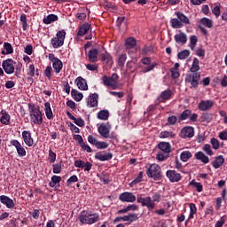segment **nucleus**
Returning <instances> with one entry per match:
<instances>
[{
    "label": "nucleus",
    "instance_id": "nucleus-4",
    "mask_svg": "<svg viewBox=\"0 0 227 227\" xmlns=\"http://www.w3.org/2000/svg\"><path fill=\"white\" fill-rule=\"evenodd\" d=\"M67 36V32L65 30H59L57 32L56 36L51 38V43L53 49H59L65 45V38Z\"/></svg>",
    "mask_w": 227,
    "mask_h": 227
},
{
    "label": "nucleus",
    "instance_id": "nucleus-46",
    "mask_svg": "<svg viewBox=\"0 0 227 227\" xmlns=\"http://www.w3.org/2000/svg\"><path fill=\"white\" fill-rule=\"evenodd\" d=\"M212 13H214V15H215V17H216V19L221 15V4L220 3L215 4V7L212 10Z\"/></svg>",
    "mask_w": 227,
    "mask_h": 227
},
{
    "label": "nucleus",
    "instance_id": "nucleus-11",
    "mask_svg": "<svg viewBox=\"0 0 227 227\" xmlns=\"http://www.w3.org/2000/svg\"><path fill=\"white\" fill-rule=\"evenodd\" d=\"M182 139H187L191 137H194V128L192 126H185L181 129L180 134Z\"/></svg>",
    "mask_w": 227,
    "mask_h": 227
},
{
    "label": "nucleus",
    "instance_id": "nucleus-5",
    "mask_svg": "<svg viewBox=\"0 0 227 227\" xmlns=\"http://www.w3.org/2000/svg\"><path fill=\"white\" fill-rule=\"evenodd\" d=\"M146 175L149 178H153V180H161L162 179V171H160V166L158 164H152L147 171Z\"/></svg>",
    "mask_w": 227,
    "mask_h": 227
},
{
    "label": "nucleus",
    "instance_id": "nucleus-47",
    "mask_svg": "<svg viewBox=\"0 0 227 227\" xmlns=\"http://www.w3.org/2000/svg\"><path fill=\"white\" fill-rule=\"evenodd\" d=\"M20 22H22V29L23 31L27 30V18L25 13H22L20 18Z\"/></svg>",
    "mask_w": 227,
    "mask_h": 227
},
{
    "label": "nucleus",
    "instance_id": "nucleus-44",
    "mask_svg": "<svg viewBox=\"0 0 227 227\" xmlns=\"http://www.w3.org/2000/svg\"><path fill=\"white\" fill-rule=\"evenodd\" d=\"M191 110L186 109L184 110L179 116V121L178 122L180 123V121H184V120H187V118H189V116H191Z\"/></svg>",
    "mask_w": 227,
    "mask_h": 227
},
{
    "label": "nucleus",
    "instance_id": "nucleus-61",
    "mask_svg": "<svg viewBox=\"0 0 227 227\" xmlns=\"http://www.w3.org/2000/svg\"><path fill=\"white\" fill-rule=\"evenodd\" d=\"M75 182H79V177H77V176L74 175L67 180V184L72 185V184H75Z\"/></svg>",
    "mask_w": 227,
    "mask_h": 227
},
{
    "label": "nucleus",
    "instance_id": "nucleus-33",
    "mask_svg": "<svg viewBox=\"0 0 227 227\" xmlns=\"http://www.w3.org/2000/svg\"><path fill=\"white\" fill-rule=\"evenodd\" d=\"M179 22H181V24H191V20H189V18L187 16H185V14L180 12H175Z\"/></svg>",
    "mask_w": 227,
    "mask_h": 227
},
{
    "label": "nucleus",
    "instance_id": "nucleus-22",
    "mask_svg": "<svg viewBox=\"0 0 227 227\" xmlns=\"http://www.w3.org/2000/svg\"><path fill=\"white\" fill-rule=\"evenodd\" d=\"M90 29H91V24L84 23L79 27L78 36H84V35H88Z\"/></svg>",
    "mask_w": 227,
    "mask_h": 227
},
{
    "label": "nucleus",
    "instance_id": "nucleus-38",
    "mask_svg": "<svg viewBox=\"0 0 227 227\" xmlns=\"http://www.w3.org/2000/svg\"><path fill=\"white\" fill-rule=\"evenodd\" d=\"M98 119L103 120L106 121V120H109V111L108 110H101L98 113Z\"/></svg>",
    "mask_w": 227,
    "mask_h": 227
},
{
    "label": "nucleus",
    "instance_id": "nucleus-53",
    "mask_svg": "<svg viewBox=\"0 0 227 227\" xmlns=\"http://www.w3.org/2000/svg\"><path fill=\"white\" fill-rule=\"evenodd\" d=\"M157 67V63H152L147 65V67H143V74H147V72H152V70H153V68H155Z\"/></svg>",
    "mask_w": 227,
    "mask_h": 227
},
{
    "label": "nucleus",
    "instance_id": "nucleus-15",
    "mask_svg": "<svg viewBox=\"0 0 227 227\" xmlns=\"http://www.w3.org/2000/svg\"><path fill=\"white\" fill-rule=\"evenodd\" d=\"M73 138L74 141L78 142V145H80L81 148L84 150V152H87V153H91V147L90 145H86L84 143V139H82V136L81 135H74Z\"/></svg>",
    "mask_w": 227,
    "mask_h": 227
},
{
    "label": "nucleus",
    "instance_id": "nucleus-50",
    "mask_svg": "<svg viewBox=\"0 0 227 227\" xmlns=\"http://www.w3.org/2000/svg\"><path fill=\"white\" fill-rule=\"evenodd\" d=\"M143 180V171L138 173V176L130 183L131 186L137 185Z\"/></svg>",
    "mask_w": 227,
    "mask_h": 227
},
{
    "label": "nucleus",
    "instance_id": "nucleus-12",
    "mask_svg": "<svg viewBox=\"0 0 227 227\" xmlns=\"http://www.w3.org/2000/svg\"><path fill=\"white\" fill-rule=\"evenodd\" d=\"M11 145L16 148V152L19 157H26V149L22 146V144L17 139L11 141Z\"/></svg>",
    "mask_w": 227,
    "mask_h": 227
},
{
    "label": "nucleus",
    "instance_id": "nucleus-52",
    "mask_svg": "<svg viewBox=\"0 0 227 227\" xmlns=\"http://www.w3.org/2000/svg\"><path fill=\"white\" fill-rule=\"evenodd\" d=\"M196 43H198V37L196 35L190 36V48L192 51H194L196 47Z\"/></svg>",
    "mask_w": 227,
    "mask_h": 227
},
{
    "label": "nucleus",
    "instance_id": "nucleus-59",
    "mask_svg": "<svg viewBox=\"0 0 227 227\" xmlns=\"http://www.w3.org/2000/svg\"><path fill=\"white\" fill-rule=\"evenodd\" d=\"M53 168V173L55 175H59L62 171L61 163H55L52 165Z\"/></svg>",
    "mask_w": 227,
    "mask_h": 227
},
{
    "label": "nucleus",
    "instance_id": "nucleus-36",
    "mask_svg": "<svg viewBox=\"0 0 227 227\" xmlns=\"http://www.w3.org/2000/svg\"><path fill=\"white\" fill-rule=\"evenodd\" d=\"M170 26L173 27V29H180V27H184V24H182V21L176 18H173L170 20Z\"/></svg>",
    "mask_w": 227,
    "mask_h": 227
},
{
    "label": "nucleus",
    "instance_id": "nucleus-8",
    "mask_svg": "<svg viewBox=\"0 0 227 227\" xmlns=\"http://www.w3.org/2000/svg\"><path fill=\"white\" fill-rule=\"evenodd\" d=\"M137 203H140L142 207H146L147 210L152 212L155 208V203L152 201V197L147 196L143 198L141 195L137 196Z\"/></svg>",
    "mask_w": 227,
    "mask_h": 227
},
{
    "label": "nucleus",
    "instance_id": "nucleus-37",
    "mask_svg": "<svg viewBox=\"0 0 227 227\" xmlns=\"http://www.w3.org/2000/svg\"><path fill=\"white\" fill-rule=\"evenodd\" d=\"M61 182V176H53L51 177V181L49 183V185L52 188L59 187V183Z\"/></svg>",
    "mask_w": 227,
    "mask_h": 227
},
{
    "label": "nucleus",
    "instance_id": "nucleus-23",
    "mask_svg": "<svg viewBox=\"0 0 227 227\" xmlns=\"http://www.w3.org/2000/svg\"><path fill=\"white\" fill-rule=\"evenodd\" d=\"M76 86L82 90V91H86L88 90V83L86 82V80L83 79L82 77L79 76L75 80Z\"/></svg>",
    "mask_w": 227,
    "mask_h": 227
},
{
    "label": "nucleus",
    "instance_id": "nucleus-28",
    "mask_svg": "<svg viewBox=\"0 0 227 227\" xmlns=\"http://www.w3.org/2000/svg\"><path fill=\"white\" fill-rule=\"evenodd\" d=\"M90 100L88 102V106L90 107H98V95L97 93H93L90 95Z\"/></svg>",
    "mask_w": 227,
    "mask_h": 227
},
{
    "label": "nucleus",
    "instance_id": "nucleus-34",
    "mask_svg": "<svg viewBox=\"0 0 227 227\" xmlns=\"http://www.w3.org/2000/svg\"><path fill=\"white\" fill-rule=\"evenodd\" d=\"M52 67L56 74H59V72L63 70V62L61 61V59H59L55 60L52 64Z\"/></svg>",
    "mask_w": 227,
    "mask_h": 227
},
{
    "label": "nucleus",
    "instance_id": "nucleus-62",
    "mask_svg": "<svg viewBox=\"0 0 227 227\" xmlns=\"http://www.w3.org/2000/svg\"><path fill=\"white\" fill-rule=\"evenodd\" d=\"M203 151L207 153V155H214V151H212L210 145L206 144L203 147Z\"/></svg>",
    "mask_w": 227,
    "mask_h": 227
},
{
    "label": "nucleus",
    "instance_id": "nucleus-29",
    "mask_svg": "<svg viewBox=\"0 0 227 227\" xmlns=\"http://www.w3.org/2000/svg\"><path fill=\"white\" fill-rule=\"evenodd\" d=\"M223 164H224V157H223V155L215 157V160L212 162V166L215 169H219Z\"/></svg>",
    "mask_w": 227,
    "mask_h": 227
},
{
    "label": "nucleus",
    "instance_id": "nucleus-2",
    "mask_svg": "<svg viewBox=\"0 0 227 227\" xmlns=\"http://www.w3.org/2000/svg\"><path fill=\"white\" fill-rule=\"evenodd\" d=\"M28 113L31 125H42L43 123V114L40 111V106L29 104Z\"/></svg>",
    "mask_w": 227,
    "mask_h": 227
},
{
    "label": "nucleus",
    "instance_id": "nucleus-6",
    "mask_svg": "<svg viewBox=\"0 0 227 227\" xmlns=\"http://www.w3.org/2000/svg\"><path fill=\"white\" fill-rule=\"evenodd\" d=\"M15 62L12 59H7L3 60L2 68L7 74V75H12V74H15Z\"/></svg>",
    "mask_w": 227,
    "mask_h": 227
},
{
    "label": "nucleus",
    "instance_id": "nucleus-49",
    "mask_svg": "<svg viewBox=\"0 0 227 227\" xmlns=\"http://www.w3.org/2000/svg\"><path fill=\"white\" fill-rule=\"evenodd\" d=\"M202 121H206L207 123H210L212 120H214V114H204L201 115Z\"/></svg>",
    "mask_w": 227,
    "mask_h": 227
},
{
    "label": "nucleus",
    "instance_id": "nucleus-45",
    "mask_svg": "<svg viewBox=\"0 0 227 227\" xmlns=\"http://www.w3.org/2000/svg\"><path fill=\"white\" fill-rule=\"evenodd\" d=\"M189 56H191V51L189 50H184L177 54L179 59H187Z\"/></svg>",
    "mask_w": 227,
    "mask_h": 227
},
{
    "label": "nucleus",
    "instance_id": "nucleus-19",
    "mask_svg": "<svg viewBox=\"0 0 227 227\" xmlns=\"http://www.w3.org/2000/svg\"><path fill=\"white\" fill-rule=\"evenodd\" d=\"M98 49L92 48L88 52L89 61L90 63H97L98 61Z\"/></svg>",
    "mask_w": 227,
    "mask_h": 227
},
{
    "label": "nucleus",
    "instance_id": "nucleus-31",
    "mask_svg": "<svg viewBox=\"0 0 227 227\" xmlns=\"http://www.w3.org/2000/svg\"><path fill=\"white\" fill-rule=\"evenodd\" d=\"M59 18L56 14H50L47 17L43 18V24L49 25L52 24V22H58Z\"/></svg>",
    "mask_w": 227,
    "mask_h": 227
},
{
    "label": "nucleus",
    "instance_id": "nucleus-41",
    "mask_svg": "<svg viewBox=\"0 0 227 227\" xmlns=\"http://www.w3.org/2000/svg\"><path fill=\"white\" fill-rule=\"evenodd\" d=\"M189 207H190V214H189L188 219H194V215L196 214V212H198V207H196V204L194 203H190Z\"/></svg>",
    "mask_w": 227,
    "mask_h": 227
},
{
    "label": "nucleus",
    "instance_id": "nucleus-21",
    "mask_svg": "<svg viewBox=\"0 0 227 227\" xmlns=\"http://www.w3.org/2000/svg\"><path fill=\"white\" fill-rule=\"evenodd\" d=\"M0 114L2 115L0 118V122L2 125H10V120H12V116H10V114L6 112V110L3 109L0 112Z\"/></svg>",
    "mask_w": 227,
    "mask_h": 227
},
{
    "label": "nucleus",
    "instance_id": "nucleus-7",
    "mask_svg": "<svg viewBox=\"0 0 227 227\" xmlns=\"http://www.w3.org/2000/svg\"><path fill=\"white\" fill-rule=\"evenodd\" d=\"M118 74L114 73L110 77L107 75H104L102 77L103 84L107 86L108 88H113V90L116 89V84L118 82Z\"/></svg>",
    "mask_w": 227,
    "mask_h": 227
},
{
    "label": "nucleus",
    "instance_id": "nucleus-30",
    "mask_svg": "<svg viewBox=\"0 0 227 227\" xmlns=\"http://www.w3.org/2000/svg\"><path fill=\"white\" fill-rule=\"evenodd\" d=\"M44 112L48 120H52L54 118V114L52 113V108H51L50 102L44 103Z\"/></svg>",
    "mask_w": 227,
    "mask_h": 227
},
{
    "label": "nucleus",
    "instance_id": "nucleus-40",
    "mask_svg": "<svg viewBox=\"0 0 227 227\" xmlns=\"http://www.w3.org/2000/svg\"><path fill=\"white\" fill-rule=\"evenodd\" d=\"M191 157H192V153L190 151H184L180 154V159L183 162H187Z\"/></svg>",
    "mask_w": 227,
    "mask_h": 227
},
{
    "label": "nucleus",
    "instance_id": "nucleus-13",
    "mask_svg": "<svg viewBox=\"0 0 227 227\" xmlns=\"http://www.w3.org/2000/svg\"><path fill=\"white\" fill-rule=\"evenodd\" d=\"M166 175L169 182L172 184H175V182H180L182 180V175L176 170H168Z\"/></svg>",
    "mask_w": 227,
    "mask_h": 227
},
{
    "label": "nucleus",
    "instance_id": "nucleus-54",
    "mask_svg": "<svg viewBox=\"0 0 227 227\" xmlns=\"http://www.w3.org/2000/svg\"><path fill=\"white\" fill-rule=\"evenodd\" d=\"M96 148L98 150H106V148H109V144H107V142L98 141L96 144Z\"/></svg>",
    "mask_w": 227,
    "mask_h": 227
},
{
    "label": "nucleus",
    "instance_id": "nucleus-55",
    "mask_svg": "<svg viewBox=\"0 0 227 227\" xmlns=\"http://www.w3.org/2000/svg\"><path fill=\"white\" fill-rule=\"evenodd\" d=\"M175 133L173 131H161L160 132V137L163 139L169 138V137H175Z\"/></svg>",
    "mask_w": 227,
    "mask_h": 227
},
{
    "label": "nucleus",
    "instance_id": "nucleus-43",
    "mask_svg": "<svg viewBox=\"0 0 227 227\" xmlns=\"http://www.w3.org/2000/svg\"><path fill=\"white\" fill-rule=\"evenodd\" d=\"M190 185L193 186L197 192H203V184H201V183H198L195 180H192L190 182Z\"/></svg>",
    "mask_w": 227,
    "mask_h": 227
},
{
    "label": "nucleus",
    "instance_id": "nucleus-17",
    "mask_svg": "<svg viewBox=\"0 0 227 227\" xmlns=\"http://www.w3.org/2000/svg\"><path fill=\"white\" fill-rule=\"evenodd\" d=\"M95 159H97V160H100L101 162H106V160H111V159H113V153L98 152L95 154Z\"/></svg>",
    "mask_w": 227,
    "mask_h": 227
},
{
    "label": "nucleus",
    "instance_id": "nucleus-56",
    "mask_svg": "<svg viewBox=\"0 0 227 227\" xmlns=\"http://www.w3.org/2000/svg\"><path fill=\"white\" fill-rule=\"evenodd\" d=\"M4 49L5 50L6 54H13V47L12 46V43H4Z\"/></svg>",
    "mask_w": 227,
    "mask_h": 227
},
{
    "label": "nucleus",
    "instance_id": "nucleus-35",
    "mask_svg": "<svg viewBox=\"0 0 227 227\" xmlns=\"http://www.w3.org/2000/svg\"><path fill=\"white\" fill-rule=\"evenodd\" d=\"M71 96L75 100V102H81L83 98V95L81 92H78L77 90L73 89L71 90Z\"/></svg>",
    "mask_w": 227,
    "mask_h": 227
},
{
    "label": "nucleus",
    "instance_id": "nucleus-39",
    "mask_svg": "<svg viewBox=\"0 0 227 227\" xmlns=\"http://www.w3.org/2000/svg\"><path fill=\"white\" fill-rule=\"evenodd\" d=\"M125 217H126V222L136 223V221L139 219V214L131 213V214H129L128 215H125Z\"/></svg>",
    "mask_w": 227,
    "mask_h": 227
},
{
    "label": "nucleus",
    "instance_id": "nucleus-48",
    "mask_svg": "<svg viewBox=\"0 0 227 227\" xmlns=\"http://www.w3.org/2000/svg\"><path fill=\"white\" fill-rule=\"evenodd\" d=\"M151 200L153 203H160L162 201V195L160 192H154Z\"/></svg>",
    "mask_w": 227,
    "mask_h": 227
},
{
    "label": "nucleus",
    "instance_id": "nucleus-32",
    "mask_svg": "<svg viewBox=\"0 0 227 227\" xmlns=\"http://www.w3.org/2000/svg\"><path fill=\"white\" fill-rule=\"evenodd\" d=\"M136 45H137V42L134 37H129L126 39L125 49L127 50L134 49Z\"/></svg>",
    "mask_w": 227,
    "mask_h": 227
},
{
    "label": "nucleus",
    "instance_id": "nucleus-51",
    "mask_svg": "<svg viewBox=\"0 0 227 227\" xmlns=\"http://www.w3.org/2000/svg\"><path fill=\"white\" fill-rule=\"evenodd\" d=\"M43 74L45 77H47V79H49V81H51V79H52V67H46L45 70L43 71Z\"/></svg>",
    "mask_w": 227,
    "mask_h": 227
},
{
    "label": "nucleus",
    "instance_id": "nucleus-9",
    "mask_svg": "<svg viewBox=\"0 0 227 227\" xmlns=\"http://www.w3.org/2000/svg\"><path fill=\"white\" fill-rule=\"evenodd\" d=\"M98 132L102 136V137H105V139H109V137H111V125L109 124V122L101 123L98 128Z\"/></svg>",
    "mask_w": 227,
    "mask_h": 227
},
{
    "label": "nucleus",
    "instance_id": "nucleus-63",
    "mask_svg": "<svg viewBox=\"0 0 227 227\" xmlns=\"http://www.w3.org/2000/svg\"><path fill=\"white\" fill-rule=\"evenodd\" d=\"M210 143H211L214 150H219L220 144H219V140H217V138H215V137L211 138Z\"/></svg>",
    "mask_w": 227,
    "mask_h": 227
},
{
    "label": "nucleus",
    "instance_id": "nucleus-57",
    "mask_svg": "<svg viewBox=\"0 0 227 227\" xmlns=\"http://www.w3.org/2000/svg\"><path fill=\"white\" fill-rule=\"evenodd\" d=\"M125 61H127V54H121L118 59L119 67H125Z\"/></svg>",
    "mask_w": 227,
    "mask_h": 227
},
{
    "label": "nucleus",
    "instance_id": "nucleus-60",
    "mask_svg": "<svg viewBox=\"0 0 227 227\" xmlns=\"http://www.w3.org/2000/svg\"><path fill=\"white\" fill-rule=\"evenodd\" d=\"M49 160L51 164H54L56 162V153L51 151V149L49 150Z\"/></svg>",
    "mask_w": 227,
    "mask_h": 227
},
{
    "label": "nucleus",
    "instance_id": "nucleus-1",
    "mask_svg": "<svg viewBox=\"0 0 227 227\" xmlns=\"http://www.w3.org/2000/svg\"><path fill=\"white\" fill-rule=\"evenodd\" d=\"M190 72L192 74L186 75L185 82L191 84V88L196 89L200 86V79H201V73H200V59H198V58L193 59Z\"/></svg>",
    "mask_w": 227,
    "mask_h": 227
},
{
    "label": "nucleus",
    "instance_id": "nucleus-64",
    "mask_svg": "<svg viewBox=\"0 0 227 227\" xmlns=\"http://www.w3.org/2000/svg\"><path fill=\"white\" fill-rule=\"evenodd\" d=\"M168 155H164V153H162V152H159L156 159L159 162H162L163 160H166V159H168Z\"/></svg>",
    "mask_w": 227,
    "mask_h": 227
},
{
    "label": "nucleus",
    "instance_id": "nucleus-42",
    "mask_svg": "<svg viewBox=\"0 0 227 227\" xmlns=\"http://www.w3.org/2000/svg\"><path fill=\"white\" fill-rule=\"evenodd\" d=\"M200 24H202L203 26H206V27H208L209 29L211 27H214V21H212V20L208 18H202L200 20Z\"/></svg>",
    "mask_w": 227,
    "mask_h": 227
},
{
    "label": "nucleus",
    "instance_id": "nucleus-25",
    "mask_svg": "<svg viewBox=\"0 0 227 227\" xmlns=\"http://www.w3.org/2000/svg\"><path fill=\"white\" fill-rule=\"evenodd\" d=\"M195 159H197V160H201L203 162V164H208V162H210V159L208 158V156L205 155V153L200 151L197 152L194 154Z\"/></svg>",
    "mask_w": 227,
    "mask_h": 227
},
{
    "label": "nucleus",
    "instance_id": "nucleus-14",
    "mask_svg": "<svg viewBox=\"0 0 227 227\" xmlns=\"http://www.w3.org/2000/svg\"><path fill=\"white\" fill-rule=\"evenodd\" d=\"M22 139L27 146L31 148L35 145V139L31 137V131L24 130L21 133Z\"/></svg>",
    "mask_w": 227,
    "mask_h": 227
},
{
    "label": "nucleus",
    "instance_id": "nucleus-16",
    "mask_svg": "<svg viewBox=\"0 0 227 227\" xmlns=\"http://www.w3.org/2000/svg\"><path fill=\"white\" fill-rule=\"evenodd\" d=\"M0 203H2V205H4L6 208L12 209L15 207V202L6 195L0 196Z\"/></svg>",
    "mask_w": 227,
    "mask_h": 227
},
{
    "label": "nucleus",
    "instance_id": "nucleus-26",
    "mask_svg": "<svg viewBox=\"0 0 227 227\" xmlns=\"http://www.w3.org/2000/svg\"><path fill=\"white\" fill-rule=\"evenodd\" d=\"M100 61H103L106 65H110V67H113V56L109 52L102 53Z\"/></svg>",
    "mask_w": 227,
    "mask_h": 227
},
{
    "label": "nucleus",
    "instance_id": "nucleus-20",
    "mask_svg": "<svg viewBox=\"0 0 227 227\" xmlns=\"http://www.w3.org/2000/svg\"><path fill=\"white\" fill-rule=\"evenodd\" d=\"M211 107H214V101L210 99L202 100L199 104L200 111H208V109H211Z\"/></svg>",
    "mask_w": 227,
    "mask_h": 227
},
{
    "label": "nucleus",
    "instance_id": "nucleus-10",
    "mask_svg": "<svg viewBox=\"0 0 227 227\" xmlns=\"http://www.w3.org/2000/svg\"><path fill=\"white\" fill-rule=\"evenodd\" d=\"M119 200L123 203H134L136 201V195L129 192H124L120 194Z\"/></svg>",
    "mask_w": 227,
    "mask_h": 227
},
{
    "label": "nucleus",
    "instance_id": "nucleus-24",
    "mask_svg": "<svg viewBox=\"0 0 227 227\" xmlns=\"http://www.w3.org/2000/svg\"><path fill=\"white\" fill-rule=\"evenodd\" d=\"M174 38L176 43H182V45H185V43H187V35L184 32L176 34Z\"/></svg>",
    "mask_w": 227,
    "mask_h": 227
},
{
    "label": "nucleus",
    "instance_id": "nucleus-3",
    "mask_svg": "<svg viewBox=\"0 0 227 227\" xmlns=\"http://www.w3.org/2000/svg\"><path fill=\"white\" fill-rule=\"evenodd\" d=\"M99 219L98 214H92L91 211L88 210H83L79 215V221L82 224H95V223H98Z\"/></svg>",
    "mask_w": 227,
    "mask_h": 227
},
{
    "label": "nucleus",
    "instance_id": "nucleus-58",
    "mask_svg": "<svg viewBox=\"0 0 227 227\" xmlns=\"http://www.w3.org/2000/svg\"><path fill=\"white\" fill-rule=\"evenodd\" d=\"M167 121L168 125H176V122L178 121V117H176V115H171L168 117Z\"/></svg>",
    "mask_w": 227,
    "mask_h": 227
},
{
    "label": "nucleus",
    "instance_id": "nucleus-27",
    "mask_svg": "<svg viewBox=\"0 0 227 227\" xmlns=\"http://www.w3.org/2000/svg\"><path fill=\"white\" fill-rule=\"evenodd\" d=\"M158 148L161 152H164L165 153H171V145L168 142H160L158 144Z\"/></svg>",
    "mask_w": 227,
    "mask_h": 227
},
{
    "label": "nucleus",
    "instance_id": "nucleus-18",
    "mask_svg": "<svg viewBox=\"0 0 227 227\" xmlns=\"http://www.w3.org/2000/svg\"><path fill=\"white\" fill-rule=\"evenodd\" d=\"M171 97H173V90L167 89L160 93L157 100L165 103L167 100H171Z\"/></svg>",
    "mask_w": 227,
    "mask_h": 227
}]
</instances>
